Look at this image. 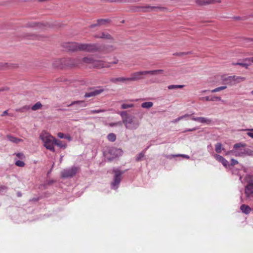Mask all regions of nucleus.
<instances>
[{
	"label": "nucleus",
	"instance_id": "bb28decb",
	"mask_svg": "<svg viewBox=\"0 0 253 253\" xmlns=\"http://www.w3.org/2000/svg\"><path fill=\"white\" fill-rule=\"evenodd\" d=\"M214 1L213 0H197L196 2L199 5H204L211 3Z\"/></svg>",
	"mask_w": 253,
	"mask_h": 253
},
{
	"label": "nucleus",
	"instance_id": "cd10ccee",
	"mask_svg": "<svg viewBox=\"0 0 253 253\" xmlns=\"http://www.w3.org/2000/svg\"><path fill=\"white\" fill-rule=\"evenodd\" d=\"M95 37L97 38H102V39H112V37L110 35L106 33H102L100 36H95Z\"/></svg>",
	"mask_w": 253,
	"mask_h": 253
},
{
	"label": "nucleus",
	"instance_id": "f704fd0d",
	"mask_svg": "<svg viewBox=\"0 0 253 253\" xmlns=\"http://www.w3.org/2000/svg\"><path fill=\"white\" fill-rule=\"evenodd\" d=\"M227 88L226 86H221L215 88L214 89L211 90V91L212 93L218 92L222 90H224Z\"/></svg>",
	"mask_w": 253,
	"mask_h": 253
},
{
	"label": "nucleus",
	"instance_id": "09e8293b",
	"mask_svg": "<svg viewBox=\"0 0 253 253\" xmlns=\"http://www.w3.org/2000/svg\"><path fill=\"white\" fill-rule=\"evenodd\" d=\"M188 53H189V52H182L176 53L174 54V55H178V56H183V55H186Z\"/></svg>",
	"mask_w": 253,
	"mask_h": 253
},
{
	"label": "nucleus",
	"instance_id": "b1692460",
	"mask_svg": "<svg viewBox=\"0 0 253 253\" xmlns=\"http://www.w3.org/2000/svg\"><path fill=\"white\" fill-rule=\"evenodd\" d=\"M54 144L60 148H65L67 147V144L65 142L56 139H55Z\"/></svg>",
	"mask_w": 253,
	"mask_h": 253
},
{
	"label": "nucleus",
	"instance_id": "9b49d317",
	"mask_svg": "<svg viewBox=\"0 0 253 253\" xmlns=\"http://www.w3.org/2000/svg\"><path fill=\"white\" fill-rule=\"evenodd\" d=\"M245 194L246 198L250 200L253 201V184L249 183L245 188Z\"/></svg>",
	"mask_w": 253,
	"mask_h": 253
},
{
	"label": "nucleus",
	"instance_id": "c756f323",
	"mask_svg": "<svg viewBox=\"0 0 253 253\" xmlns=\"http://www.w3.org/2000/svg\"><path fill=\"white\" fill-rule=\"evenodd\" d=\"M222 150H224V148L222 147V144L220 143H217L215 145V150L217 153H220Z\"/></svg>",
	"mask_w": 253,
	"mask_h": 253
},
{
	"label": "nucleus",
	"instance_id": "58836bf2",
	"mask_svg": "<svg viewBox=\"0 0 253 253\" xmlns=\"http://www.w3.org/2000/svg\"><path fill=\"white\" fill-rule=\"evenodd\" d=\"M30 108V106L26 105L21 108H19V109H17V111L21 112H24L29 110Z\"/></svg>",
	"mask_w": 253,
	"mask_h": 253
},
{
	"label": "nucleus",
	"instance_id": "0e129e2a",
	"mask_svg": "<svg viewBox=\"0 0 253 253\" xmlns=\"http://www.w3.org/2000/svg\"><path fill=\"white\" fill-rule=\"evenodd\" d=\"M164 71L163 70H162V69L158 70V74H162L164 73Z\"/></svg>",
	"mask_w": 253,
	"mask_h": 253
},
{
	"label": "nucleus",
	"instance_id": "8fccbe9b",
	"mask_svg": "<svg viewBox=\"0 0 253 253\" xmlns=\"http://www.w3.org/2000/svg\"><path fill=\"white\" fill-rule=\"evenodd\" d=\"M57 136H58L60 138H65V135L63 133H62V132H59V133L57 134Z\"/></svg>",
	"mask_w": 253,
	"mask_h": 253
},
{
	"label": "nucleus",
	"instance_id": "bf43d9fd",
	"mask_svg": "<svg viewBox=\"0 0 253 253\" xmlns=\"http://www.w3.org/2000/svg\"><path fill=\"white\" fill-rule=\"evenodd\" d=\"M250 61L251 62V63H253V57H250V58H246V61Z\"/></svg>",
	"mask_w": 253,
	"mask_h": 253
},
{
	"label": "nucleus",
	"instance_id": "412c9836",
	"mask_svg": "<svg viewBox=\"0 0 253 253\" xmlns=\"http://www.w3.org/2000/svg\"><path fill=\"white\" fill-rule=\"evenodd\" d=\"M6 137L8 141L15 144H18L19 142L23 141L21 139L15 137L11 135H7Z\"/></svg>",
	"mask_w": 253,
	"mask_h": 253
},
{
	"label": "nucleus",
	"instance_id": "473e14b6",
	"mask_svg": "<svg viewBox=\"0 0 253 253\" xmlns=\"http://www.w3.org/2000/svg\"><path fill=\"white\" fill-rule=\"evenodd\" d=\"M184 86V85H169L168 86V89H177V88H182Z\"/></svg>",
	"mask_w": 253,
	"mask_h": 253
},
{
	"label": "nucleus",
	"instance_id": "a19ab883",
	"mask_svg": "<svg viewBox=\"0 0 253 253\" xmlns=\"http://www.w3.org/2000/svg\"><path fill=\"white\" fill-rule=\"evenodd\" d=\"M15 165L18 167H23L25 166V163L22 161L18 160L16 161Z\"/></svg>",
	"mask_w": 253,
	"mask_h": 253
},
{
	"label": "nucleus",
	"instance_id": "4c0bfd02",
	"mask_svg": "<svg viewBox=\"0 0 253 253\" xmlns=\"http://www.w3.org/2000/svg\"><path fill=\"white\" fill-rule=\"evenodd\" d=\"M105 111L106 110H104V109L92 110L90 111L89 114H97V113L104 112H105Z\"/></svg>",
	"mask_w": 253,
	"mask_h": 253
},
{
	"label": "nucleus",
	"instance_id": "aec40b11",
	"mask_svg": "<svg viewBox=\"0 0 253 253\" xmlns=\"http://www.w3.org/2000/svg\"><path fill=\"white\" fill-rule=\"evenodd\" d=\"M110 20L108 19H100L97 21V23L90 25V27L93 28L97 26H100L104 25L107 23H108Z\"/></svg>",
	"mask_w": 253,
	"mask_h": 253
},
{
	"label": "nucleus",
	"instance_id": "e433bc0d",
	"mask_svg": "<svg viewBox=\"0 0 253 253\" xmlns=\"http://www.w3.org/2000/svg\"><path fill=\"white\" fill-rule=\"evenodd\" d=\"M123 122H121V121H119V122H116V123H110L109 124V126H112V127H113V126H122V125H123Z\"/></svg>",
	"mask_w": 253,
	"mask_h": 253
},
{
	"label": "nucleus",
	"instance_id": "72a5a7b5",
	"mask_svg": "<svg viewBox=\"0 0 253 253\" xmlns=\"http://www.w3.org/2000/svg\"><path fill=\"white\" fill-rule=\"evenodd\" d=\"M134 104L130 103V104H126V103H123L121 105V109H126L129 108H132L134 107Z\"/></svg>",
	"mask_w": 253,
	"mask_h": 253
},
{
	"label": "nucleus",
	"instance_id": "7ed1b4c3",
	"mask_svg": "<svg viewBox=\"0 0 253 253\" xmlns=\"http://www.w3.org/2000/svg\"><path fill=\"white\" fill-rule=\"evenodd\" d=\"M167 8L162 6H153L149 5L134 6L132 9L135 12H148L153 11H165Z\"/></svg>",
	"mask_w": 253,
	"mask_h": 253
},
{
	"label": "nucleus",
	"instance_id": "ddd939ff",
	"mask_svg": "<svg viewBox=\"0 0 253 253\" xmlns=\"http://www.w3.org/2000/svg\"><path fill=\"white\" fill-rule=\"evenodd\" d=\"M86 106V103L84 101H75L68 104L67 106H74L75 109H79L81 108L84 107Z\"/></svg>",
	"mask_w": 253,
	"mask_h": 253
},
{
	"label": "nucleus",
	"instance_id": "052dcab7",
	"mask_svg": "<svg viewBox=\"0 0 253 253\" xmlns=\"http://www.w3.org/2000/svg\"><path fill=\"white\" fill-rule=\"evenodd\" d=\"M6 189V187L5 186H0V192L3 191V190H5Z\"/></svg>",
	"mask_w": 253,
	"mask_h": 253
},
{
	"label": "nucleus",
	"instance_id": "5701e85b",
	"mask_svg": "<svg viewBox=\"0 0 253 253\" xmlns=\"http://www.w3.org/2000/svg\"><path fill=\"white\" fill-rule=\"evenodd\" d=\"M251 62L249 61H246V59L245 60V61L243 62H237L236 63H233L234 65H240L243 67H245L246 68H247L250 65H251Z\"/></svg>",
	"mask_w": 253,
	"mask_h": 253
},
{
	"label": "nucleus",
	"instance_id": "2eb2a0df",
	"mask_svg": "<svg viewBox=\"0 0 253 253\" xmlns=\"http://www.w3.org/2000/svg\"><path fill=\"white\" fill-rule=\"evenodd\" d=\"M81 43L78 42H69L66 44V48L70 51H80V45Z\"/></svg>",
	"mask_w": 253,
	"mask_h": 253
},
{
	"label": "nucleus",
	"instance_id": "37998d69",
	"mask_svg": "<svg viewBox=\"0 0 253 253\" xmlns=\"http://www.w3.org/2000/svg\"><path fill=\"white\" fill-rule=\"evenodd\" d=\"M221 98L220 97L218 96H212L210 97V101H220Z\"/></svg>",
	"mask_w": 253,
	"mask_h": 253
},
{
	"label": "nucleus",
	"instance_id": "4be33fe9",
	"mask_svg": "<svg viewBox=\"0 0 253 253\" xmlns=\"http://www.w3.org/2000/svg\"><path fill=\"white\" fill-rule=\"evenodd\" d=\"M240 210L244 213L248 214L252 211V209L248 205H242L240 207Z\"/></svg>",
	"mask_w": 253,
	"mask_h": 253
},
{
	"label": "nucleus",
	"instance_id": "423d86ee",
	"mask_svg": "<svg viewBox=\"0 0 253 253\" xmlns=\"http://www.w3.org/2000/svg\"><path fill=\"white\" fill-rule=\"evenodd\" d=\"M246 146L245 144L239 143H236L234 145L233 148L234 149L231 150L232 155L236 157H242L248 154L249 149H238L240 147H244Z\"/></svg>",
	"mask_w": 253,
	"mask_h": 253
},
{
	"label": "nucleus",
	"instance_id": "6e6552de",
	"mask_svg": "<svg viewBox=\"0 0 253 253\" xmlns=\"http://www.w3.org/2000/svg\"><path fill=\"white\" fill-rule=\"evenodd\" d=\"M78 168L72 167L71 168L64 169L61 172V177L64 178H71L74 176L78 172Z\"/></svg>",
	"mask_w": 253,
	"mask_h": 253
},
{
	"label": "nucleus",
	"instance_id": "2f4dec72",
	"mask_svg": "<svg viewBox=\"0 0 253 253\" xmlns=\"http://www.w3.org/2000/svg\"><path fill=\"white\" fill-rule=\"evenodd\" d=\"M107 138L109 141L114 142L116 139V136L114 133H110L108 135Z\"/></svg>",
	"mask_w": 253,
	"mask_h": 253
},
{
	"label": "nucleus",
	"instance_id": "20e7f679",
	"mask_svg": "<svg viewBox=\"0 0 253 253\" xmlns=\"http://www.w3.org/2000/svg\"><path fill=\"white\" fill-rule=\"evenodd\" d=\"M102 49L100 47V44L98 43H80V51L87 52H99Z\"/></svg>",
	"mask_w": 253,
	"mask_h": 253
},
{
	"label": "nucleus",
	"instance_id": "79ce46f5",
	"mask_svg": "<svg viewBox=\"0 0 253 253\" xmlns=\"http://www.w3.org/2000/svg\"><path fill=\"white\" fill-rule=\"evenodd\" d=\"M144 157V154L142 152L140 153L136 158L137 161H139Z\"/></svg>",
	"mask_w": 253,
	"mask_h": 253
},
{
	"label": "nucleus",
	"instance_id": "13d9d810",
	"mask_svg": "<svg viewBox=\"0 0 253 253\" xmlns=\"http://www.w3.org/2000/svg\"><path fill=\"white\" fill-rule=\"evenodd\" d=\"M8 89V88L7 87H1L0 88V91H5V90H7Z\"/></svg>",
	"mask_w": 253,
	"mask_h": 253
},
{
	"label": "nucleus",
	"instance_id": "6e6d98bb",
	"mask_svg": "<svg viewBox=\"0 0 253 253\" xmlns=\"http://www.w3.org/2000/svg\"><path fill=\"white\" fill-rule=\"evenodd\" d=\"M190 116V115H189V114H185L183 116H180V118H181V120L182 119H183L186 117H189Z\"/></svg>",
	"mask_w": 253,
	"mask_h": 253
},
{
	"label": "nucleus",
	"instance_id": "338daca9",
	"mask_svg": "<svg viewBox=\"0 0 253 253\" xmlns=\"http://www.w3.org/2000/svg\"><path fill=\"white\" fill-rule=\"evenodd\" d=\"M231 152V151L227 152L226 153V155H230V154H232V152Z\"/></svg>",
	"mask_w": 253,
	"mask_h": 253
},
{
	"label": "nucleus",
	"instance_id": "774afa93",
	"mask_svg": "<svg viewBox=\"0 0 253 253\" xmlns=\"http://www.w3.org/2000/svg\"><path fill=\"white\" fill-rule=\"evenodd\" d=\"M118 62V60H116L112 63H111L110 64H117Z\"/></svg>",
	"mask_w": 253,
	"mask_h": 253
},
{
	"label": "nucleus",
	"instance_id": "f8f14e48",
	"mask_svg": "<svg viewBox=\"0 0 253 253\" xmlns=\"http://www.w3.org/2000/svg\"><path fill=\"white\" fill-rule=\"evenodd\" d=\"M78 64H85L89 65L93 67V64L95 62V60L91 56L85 57L81 59H79Z\"/></svg>",
	"mask_w": 253,
	"mask_h": 253
},
{
	"label": "nucleus",
	"instance_id": "a18cd8bd",
	"mask_svg": "<svg viewBox=\"0 0 253 253\" xmlns=\"http://www.w3.org/2000/svg\"><path fill=\"white\" fill-rule=\"evenodd\" d=\"M16 156L20 159H23L25 158V156L22 153H15Z\"/></svg>",
	"mask_w": 253,
	"mask_h": 253
},
{
	"label": "nucleus",
	"instance_id": "49530a36",
	"mask_svg": "<svg viewBox=\"0 0 253 253\" xmlns=\"http://www.w3.org/2000/svg\"><path fill=\"white\" fill-rule=\"evenodd\" d=\"M7 67H9V65L7 63H0V69H3Z\"/></svg>",
	"mask_w": 253,
	"mask_h": 253
},
{
	"label": "nucleus",
	"instance_id": "7c9ffc66",
	"mask_svg": "<svg viewBox=\"0 0 253 253\" xmlns=\"http://www.w3.org/2000/svg\"><path fill=\"white\" fill-rule=\"evenodd\" d=\"M42 105L41 102H38L35 105H34L31 109L33 111H36L42 108Z\"/></svg>",
	"mask_w": 253,
	"mask_h": 253
},
{
	"label": "nucleus",
	"instance_id": "39448f33",
	"mask_svg": "<svg viewBox=\"0 0 253 253\" xmlns=\"http://www.w3.org/2000/svg\"><path fill=\"white\" fill-rule=\"evenodd\" d=\"M135 117L130 116L126 120H124L123 123L126 128L129 130H135L137 129L140 124L139 121L135 119Z\"/></svg>",
	"mask_w": 253,
	"mask_h": 253
},
{
	"label": "nucleus",
	"instance_id": "a211bd4d",
	"mask_svg": "<svg viewBox=\"0 0 253 253\" xmlns=\"http://www.w3.org/2000/svg\"><path fill=\"white\" fill-rule=\"evenodd\" d=\"M110 67V65L106 63L105 61L103 60H95V62L93 64V67L95 68H109Z\"/></svg>",
	"mask_w": 253,
	"mask_h": 253
},
{
	"label": "nucleus",
	"instance_id": "3c124183",
	"mask_svg": "<svg viewBox=\"0 0 253 253\" xmlns=\"http://www.w3.org/2000/svg\"><path fill=\"white\" fill-rule=\"evenodd\" d=\"M210 97L209 96H206L205 97H202L200 98V100H206L207 101H210Z\"/></svg>",
	"mask_w": 253,
	"mask_h": 253
},
{
	"label": "nucleus",
	"instance_id": "4468645a",
	"mask_svg": "<svg viewBox=\"0 0 253 253\" xmlns=\"http://www.w3.org/2000/svg\"><path fill=\"white\" fill-rule=\"evenodd\" d=\"M192 120L206 125H211L212 123L211 119L205 117H192Z\"/></svg>",
	"mask_w": 253,
	"mask_h": 253
},
{
	"label": "nucleus",
	"instance_id": "393cba45",
	"mask_svg": "<svg viewBox=\"0 0 253 253\" xmlns=\"http://www.w3.org/2000/svg\"><path fill=\"white\" fill-rule=\"evenodd\" d=\"M118 114L121 116L122 119V122H124V120H126L128 117H130L131 115H128L126 111H124L122 112H120Z\"/></svg>",
	"mask_w": 253,
	"mask_h": 253
},
{
	"label": "nucleus",
	"instance_id": "de8ad7c7",
	"mask_svg": "<svg viewBox=\"0 0 253 253\" xmlns=\"http://www.w3.org/2000/svg\"><path fill=\"white\" fill-rule=\"evenodd\" d=\"M238 163V161L234 159H232L231 160V166H235Z\"/></svg>",
	"mask_w": 253,
	"mask_h": 253
},
{
	"label": "nucleus",
	"instance_id": "69168bd1",
	"mask_svg": "<svg viewBox=\"0 0 253 253\" xmlns=\"http://www.w3.org/2000/svg\"><path fill=\"white\" fill-rule=\"evenodd\" d=\"M243 130H245V131L249 130V131H253V128H252V129H244Z\"/></svg>",
	"mask_w": 253,
	"mask_h": 253
},
{
	"label": "nucleus",
	"instance_id": "5fc2aeb1",
	"mask_svg": "<svg viewBox=\"0 0 253 253\" xmlns=\"http://www.w3.org/2000/svg\"><path fill=\"white\" fill-rule=\"evenodd\" d=\"M196 129H197L196 128L194 127V128H191V129H188L185 130L184 131V132H187V131H195Z\"/></svg>",
	"mask_w": 253,
	"mask_h": 253
},
{
	"label": "nucleus",
	"instance_id": "f03ea898",
	"mask_svg": "<svg viewBox=\"0 0 253 253\" xmlns=\"http://www.w3.org/2000/svg\"><path fill=\"white\" fill-rule=\"evenodd\" d=\"M245 79L244 77L237 76H226L223 75L221 76V80L224 83L230 86L235 85L244 81Z\"/></svg>",
	"mask_w": 253,
	"mask_h": 253
},
{
	"label": "nucleus",
	"instance_id": "a878e982",
	"mask_svg": "<svg viewBox=\"0 0 253 253\" xmlns=\"http://www.w3.org/2000/svg\"><path fill=\"white\" fill-rule=\"evenodd\" d=\"M42 26H43L42 24L36 23L35 22H28L26 24V27L28 28H33L35 27L41 28Z\"/></svg>",
	"mask_w": 253,
	"mask_h": 253
},
{
	"label": "nucleus",
	"instance_id": "e2e57ef3",
	"mask_svg": "<svg viewBox=\"0 0 253 253\" xmlns=\"http://www.w3.org/2000/svg\"><path fill=\"white\" fill-rule=\"evenodd\" d=\"M247 134L248 136L253 138V132H249L247 133Z\"/></svg>",
	"mask_w": 253,
	"mask_h": 253
},
{
	"label": "nucleus",
	"instance_id": "c85d7f7f",
	"mask_svg": "<svg viewBox=\"0 0 253 253\" xmlns=\"http://www.w3.org/2000/svg\"><path fill=\"white\" fill-rule=\"evenodd\" d=\"M153 105L152 102H145L141 104V107L143 108L149 109Z\"/></svg>",
	"mask_w": 253,
	"mask_h": 253
},
{
	"label": "nucleus",
	"instance_id": "1a4fd4ad",
	"mask_svg": "<svg viewBox=\"0 0 253 253\" xmlns=\"http://www.w3.org/2000/svg\"><path fill=\"white\" fill-rule=\"evenodd\" d=\"M89 89L90 91L86 92L84 94V97L85 98H89L92 96H95L100 94L104 91V89L101 86L91 88Z\"/></svg>",
	"mask_w": 253,
	"mask_h": 253
},
{
	"label": "nucleus",
	"instance_id": "603ef678",
	"mask_svg": "<svg viewBox=\"0 0 253 253\" xmlns=\"http://www.w3.org/2000/svg\"><path fill=\"white\" fill-rule=\"evenodd\" d=\"M180 120H181V118L179 117L175 119V120L172 121V123H177L178 122H179Z\"/></svg>",
	"mask_w": 253,
	"mask_h": 253
},
{
	"label": "nucleus",
	"instance_id": "c03bdc74",
	"mask_svg": "<svg viewBox=\"0 0 253 253\" xmlns=\"http://www.w3.org/2000/svg\"><path fill=\"white\" fill-rule=\"evenodd\" d=\"M146 75L147 74H151V75H155L158 73V70H152V71H146Z\"/></svg>",
	"mask_w": 253,
	"mask_h": 253
},
{
	"label": "nucleus",
	"instance_id": "c9c22d12",
	"mask_svg": "<svg viewBox=\"0 0 253 253\" xmlns=\"http://www.w3.org/2000/svg\"><path fill=\"white\" fill-rule=\"evenodd\" d=\"M111 153H116L117 155L118 156V154L121 155L122 153V151L120 149H116V148H113L110 150Z\"/></svg>",
	"mask_w": 253,
	"mask_h": 253
},
{
	"label": "nucleus",
	"instance_id": "0eeeda50",
	"mask_svg": "<svg viewBox=\"0 0 253 253\" xmlns=\"http://www.w3.org/2000/svg\"><path fill=\"white\" fill-rule=\"evenodd\" d=\"M113 171L114 173V180L111 183V188L114 189H117L122 180L121 175L125 172V171H122L119 169H114Z\"/></svg>",
	"mask_w": 253,
	"mask_h": 253
},
{
	"label": "nucleus",
	"instance_id": "f3484780",
	"mask_svg": "<svg viewBox=\"0 0 253 253\" xmlns=\"http://www.w3.org/2000/svg\"><path fill=\"white\" fill-rule=\"evenodd\" d=\"M213 157L217 161L220 162L225 168H227L230 166L229 162L222 156L218 154H214Z\"/></svg>",
	"mask_w": 253,
	"mask_h": 253
},
{
	"label": "nucleus",
	"instance_id": "dca6fc26",
	"mask_svg": "<svg viewBox=\"0 0 253 253\" xmlns=\"http://www.w3.org/2000/svg\"><path fill=\"white\" fill-rule=\"evenodd\" d=\"M100 47L102 49L99 51V52L103 53H107L110 52H112L115 50L116 49V47L112 45H100Z\"/></svg>",
	"mask_w": 253,
	"mask_h": 253
},
{
	"label": "nucleus",
	"instance_id": "680f3d73",
	"mask_svg": "<svg viewBox=\"0 0 253 253\" xmlns=\"http://www.w3.org/2000/svg\"><path fill=\"white\" fill-rule=\"evenodd\" d=\"M8 114V111L7 110H5L4 111L2 114L1 115V116H4L5 115H7Z\"/></svg>",
	"mask_w": 253,
	"mask_h": 253
},
{
	"label": "nucleus",
	"instance_id": "4d7b16f0",
	"mask_svg": "<svg viewBox=\"0 0 253 253\" xmlns=\"http://www.w3.org/2000/svg\"><path fill=\"white\" fill-rule=\"evenodd\" d=\"M178 156L183 157H184L185 158H186V159H189V156L188 155H187L181 154V155H178Z\"/></svg>",
	"mask_w": 253,
	"mask_h": 253
},
{
	"label": "nucleus",
	"instance_id": "ea45409f",
	"mask_svg": "<svg viewBox=\"0 0 253 253\" xmlns=\"http://www.w3.org/2000/svg\"><path fill=\"white\" fill-rule=\"evenodd\" d=\"M244 41L245 45L248 46H250L251 45V44H250L249 43L253 42V40L251 39H245L244 40Z\"/></svg>",
	"mask_w": 253,
	"mask_h": 253
},
{
	"label": "nucleus",
	"instance_id": "864d4df0",
	"mask_svg": "<svg viewBox=\"0 0 253 253\" xmlns=\"http://www.w3.org/2000/svg\"><path fill=\"white\" fill-rule=\"evenodd\" d=\"M64 138L68 140L69 141H71L72 139V137L69 135H65Z\"/></svg>",
	"mask_w": 253,
	"mask_h": 253
},
{
	"label": "nucleus",
	"instance_id": "6ab92c4d",
	"mask_svg": "<svg viewBox=\"0 0 253 253\" xmlns=\"http://www.w3.org/2000/svg\"><path fill=\"white\" fill-rule=\"evenodd\" d=\"M110 81L114 83L121 82L126 84L127 82H129V78L125 77L112 78L110 79Z\"/></svg>",
	"mask_w": 253,
	"mask_h": 253
},
{
	"label": "nucleus",
	"instance_id": "f257e3e1",
	"mask_svg": "<svg viewBox=\"0 0 253 253\" xmlns=\"http://www.w3.org/2000/svg\"><path fill=\"white\" fill-rule=\"evenodd\" d=\"M40 138L43 143L44 146L51 151L54 152L55 138L47 132H42L40 135Z\"/></svg>",
	"mask_w": 253,
	"mask_h": 253
},
{
	"label": "nucleus",
	"instance_id": "9d476101",
	"mask_svg": "<svg viewBox=\"0 0 253 253\" xmlns=\"http://www.w3.org/2000/svg\"><path fill=\"white\" fill-rule=\"evenodd\" d=\"M146 75V71H139L132 73L129 78V82L137 81L144 79L143 76Z\"/></svg>",
	"mask_w": 253,
	"mask_h": 253
}]
</instances>
